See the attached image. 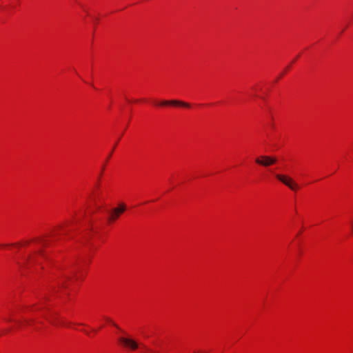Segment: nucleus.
<instances>
[{
    "instance_id": "2",
    "label": "nucleus",
    "mask_w": 353,
    "mask_h": 353,
    "mask_svg": "<svg viewBox=\"0 0 353 353\" xmlns=\"http://www.w3.org/2000/svg\"><path fill=\"white\" fill-rule=\"evenodd\" d=\"M126 206L124 203H120L117 208H113L110 212L109 221H114L119 218L121 214L125 212Z\"/></svg>"
},
{
    "instance_id": "1",
    "label": "nucleus",
    "mask_w": 353,
    "mask_h": 353,
    "mask_svg": "<svg viewBox=\"0 0 353 353\" xmlns=\"http://www.w3.org/2000/svg\"><path fill=\"white\" fill-rule=\"evenodd\" d=\"M277 159L276 157L267 156V155H261L256 158L255 162L258 165L269 167L272 165H274L276 163Z\"/></svg>"
},
{
    "instance_id": "4",
    "label": "nucleus",
    "mask_w": 353,
    "mask_h": 353,
    "mask_svg": "<svg viewBox=\"0 0 353 353\" xmlns=\"http://www.w3.org/2000/svg\"><path fill=\"white\" fill-rule=\"evenodd\" d=\"M119 341L125 347L134 350L138 347V343L132 339L126 337H119Z\"/></svg>"
},
{
    "instance_id": "10",
    "label": "nucleus",
    "mask_w": 353,
    "mask_h": 353,
    "mask_svg": "<svg viewBox=\"0 0 353 353\" xmlns=\"http://www.w3.org/2000/svg\"><path fill=\"white\" fill-rule=\"evenodd\" d=\"M194 353H196V352H194Z\"/></svg>"
},
{
    "instance_id": "7",
    "label": "nucleus",
    "mask_w": 353,
    "mask_h": 353,
    "mask_svg": "<svg viewBox=\"0 0 353 353\" xmlns=\"http://www.w3.org/2000/svg\"><path fill=\"white\" fill-rule=\"evenodd\" d=\"M49 321L53 324V325H56V321H55V319H49Z\"/></svg>"
},
{
    "instance_id": "9",
    "label": "nucleus",
    "mask_w": 353,
    "mask_h": 353,
    "mask_svg": "<svg viewBox=\"0 0 353 353\" xmlns=\"http://www.w3.org/2000/svg\"><path fill=\"white\" fill-rule=\"evenodd\" d=\"M112 325H113L114 326H115L116 327H118V326H117L116 324L112 323Z\"/></svg>"
},
{
    "instance_id": "6",
    "label": "nucleus",
    "mask_w": 353,
    "mask_h": 353,
    "mask_svg": "<svg viewBox=\"0 0 353 353\" xmlns=\"http://www.w3.org/2000/svg\"><path fill=\"white\" fill-rule=\"evenodd\" d=\"M39 256H43V252L41 250L29 256V258L28 259V262L29 263H34L37 261V258Z\"/></svg>"
},
{
    "instance_id": "3",
    "label": "nucleus",
    "mask_w": 353,
    "mask_h": 353,
    "mask_svg": "<svg viewBox=\"0 0 353 353\" xmlns=\"http://www.w3.org/2000/svg\"><path fill=\"white\" fill-rule=\"evenodd\" d=\"M275 176L278 180L288 186L291 190H294L297 188V185L293 182L291 178L280 174H276Z\"/></svg>"
},
{
    "instance_id": "5",
    "label": "nucleus",
    "mask_w": 353,
    "mask_h": 353,
    "mask_svg": "<svg viewBox=\"0 0 353 353\" xmlns=\"http://www.w3.org/2000/svg\"><path fill=\"white\" fill-rule=\"evenodd\" d=\"M161 105H181L185 108H190V105L188 103L178 101V100H170V101H162L160 103Z\"/></svg>"
},
{
    "instance_id": "8",
    "label": "nucleus",
    "mask_w": 353,
    "mask_h": 353,
    "mask_svg": "<svg viewBox=\"0 0 353 353\" xmlns=\"http://www.w3.org/2000/svg\"><path fill=\"white\" fill-rule=\"evenodd\" d=\"M25 322H26L27 324H29L30 321H29V320H25Z\"/></svg>"
}]
</instances>
